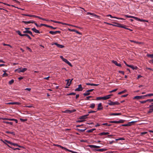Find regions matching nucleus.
I'll return each mask as SVG.
<instances>
[{
  "label": "nucleus",
  "mask_w": 153,
  "mask_h": 153,
  "mask_svg": "<svg viewBox=\"0 0 153 153\" xmlns=\"http://www.w3.org/2000/svg\"><path fill=\"white\" fill-rule=\"evenodd\" d=\"M11 149H13L14 150H19L20 149L18 148H11Z\"/></svg>",
  "instance_id": "59"
},
{
  "label": "nucleus",
  "mask_w": 153,
  "mask_h": 153,
  "mask_svg": "<svg viewBox=\"0 0 153 153\" xmlns=\"http://www.w3.org/2000/svg\"><path fill=\"white\" fill-rule=\"evenodd\" d=\"M83 89L81 84L79 85H78V87L75 89V91H82Z\"/></svg>",
  "instance_id": "5"
},
{
  "label": "nucleus",
  "mask_w": 153,
  "mask_h": 153,
  "mask_svg": "<svg viewBox=\"0 0 153 153\" xmlns=\"http://www.w3.org/2000/svg\"><path fill=\"white\" fill-rule=\"evenodd\" d=\"M28 33L30 34L33 37L34 36L33 35L32 33L30 31L28 30Z\"/></svg>",
  "instance_id": "40"
},
{
  "label": "nucleus",
  "mask_w": 153,
  "mask_h": 153,
  "mask_svg": "<svg viewBox=\"0 0 153 153\" xmlns=\"http://www.w3.org/2000/svg\"><path fill=\"white\" fill-rule=\"evenodd\" d=\"M113 95L112 94H110L106 96L103 97V100H105L109 99L110 98V97L112 96Z\"/></svg>",
  "instance_id": "13"
},
{
  "label": "nucleus",
  "mask_w": 153,
  "mask_h": 153,
  "mask_svg": "<svg viewBox=\"0 0 153 153\" xmlns=\"http://www.w3.org/2000/svg\"><path fill=\"white\" fill-rule=\"evenodd\" d=\"M130 41L131 42H134V43H136L137 44H140V42H136V41H134L133 40H130Z\"/></svg>",
  "instance_id": "38"
},
{
  "label": "nucleus",
  "mask_w": 153,
  "mask_h": 153,
  "mask_svg": "<svg viewBox=\"0 0 153 153\" xmlns=\"http://www.w3.org/2000/svg\"><path fill=\"white\" fill-rule=\"evenodd\" d=\"M31 30L34 32L37 33H40V32L39 30H36L35 28H33L31 29Z\"/></svg>",
  "instance_id": "19"
},
{
  "label": "nucleus",
  "mask_w": 153,
  "mask_h": 153,
  "mask_svg": "<svg viewBox=\"0 0 153 153\" xmlns=\"http://www.w3.org/2000/svg\"><path fill=\"white\" fill-rule=\"evenodd\" d=\"M23 35H24V36H26V37H27L30 39L31 40V38L27 34H24Z\"/></svg>",
  "instance_id": "34"
},
{
  "label": "nucleus",
  "mask_w": 153,
  "mask_h": 153,
  "mask_svg": "<svg viewBox=\"0 0 153 153\" xmlns=\"http://www.w3.org/2000/svg\"><path fill=\"white\" fill-rule=\"evenodd\" d=\"M147 56L149 57H150L151 58H153V54H148L147 55Z\"/></svg>",
  "instance_id": "48"
},
{
  "label": "nucleus",
  "mask_w": 153,
  "mask_h": 153,
  "mask_svg": "<svg viewBox=\"0 0 153 153\" xmlns=\"http://www.w3.org/2000/svg\"><path fill=\"white\" fill-rule=\"evenodd\" d=\"M95 106V104L94 103H92L91 104L90 107L92 108H94Z\"/></svg>",
  "instance_id": "29"
},
{
  "label": "nucleus",
  "mask_w": 153,
  "mask_h": 153,
  "mask_svg": "<svg viewBox=\"0 0 153 153\" xmlns=\"http://www.w3.org/2000/svg\"><path fill=\"white\" fill-rule=\"evenodd\" d=\"M35 17L38 18H39L40 19H42V20H45V19H44L42 18L39 16H35Z\"/></svg>",
  "instance_id": "42"
},
{
  "label": "nucleus",
  "mask_w": 153,
  "mask_h": 153,
  "mask_svg": "<svg viewBox=\"0 0 153 153\" xmlns=\"http://www.w3.org/2000/svg\"><path fill=\"white\" fill-rule=\"evenodd\" d=\"M118 72L119 73L122 74L123 75H124V72L123 71H118Z\"/></svg>",
  "instance_id": "57"
},
{
  "label": "nucleus",
  "mask_w": 153,
  "mask_h": 153,
  "mask_svg": "<svg viewBox=\"0 0 153 153\" xmlns=\"http://www.w3.org/2000/svg\"><path fill=\"white\" fill-rule=\"evenodd\" d=\"M125 139L123 138H119L118 139H116V141H118V140H124Z\"/></svg>",
  "instance_id": "58"
},
{
  "label": "nucleus",
  "mask_w": 153,
  "mask_h": 153,
  "mask_svg": "<svg viewBox=\"0 0 153 153\" xmlns=\"http://www.w3.org/2000/svg\"><path fill=\"white\" fill-rule=\"evenodd\" d=\"M7 104H9V105H14V102H9V103H7Z\"/></svg>",
  "instance_id": "60"
},
{
  "label": "nucleus",
  "mask_w": 153,
  "mask_h": 153,
  "mask_svg": "<svg viewBox=\"0 0 153 153\" xmlns=\"http://www.w3.org/2000/svg\"><path fill=\"white\" fill-rule=\"evenodd\" d=\"M86 129H80L77 128L76 129V130L79 131L81 132H84Z\"/></svg>",
  "instance_id": "31"
},
{
  "label": "nucleus",
  "mask_w": 153,
  "mask_h": 153,
  "mask_svg": "<svg viewBox=\"0 0 153 153\" xmlns=\"http://www.w3.org/2000/svg\"><path fill=\"white\" fill-rule=\"evenodd\" d=\"M21 70H22L21 69V68H19V69L16 70L15 71H18V72L20 73L21 72Z\"/></svg>",
  "instance_id": "45"
},
{
  "label": "nucleus",
  "mask_w": 153,
  "mask_h": 153,
  "mask_svg": "<svg viewBox=\"0 0 153 153\" xmlns=\"http://www.w3.org/2000/svg\"><path fill=\"white\" fill-rule=\"evenodd\" d=\"M90 93L89 92H88V90L86 91L85 93H84L83 94V95L85 96H87L89 95Z\"/></svg>",
  "instance_id": "23"
},
{
  "label": "nucleus",
  "mask_w": 153,
  "mask_h": 153,
  "mask_svg": "<svg viewBox=\"0 0 153 153\" xmlns=\"http://www.w3.org/2000/svg\"><path fill=\"white\" fill-rule=\"evenodd\" d=\"M109 134V133L108 132H102L101 133H99L98 134L100 135H108V134Z\"/></svg>",
  "instance_id": "20"
},
{
  "label": "nucleus",
  "mask_w": 153,
  "mask_h": 153,
  "mask_svg": "<svg viewBox=\"0 0 153 153\" xmlns=\"http://www.w3.org/2000/svg\"><path fill=\"white\" fill-rule=\"evenodd\" d=\"M42 26H45L47 27V25L45 24H41L40 25V27H41Z\"/></svg>",
  "instance_id": "55"
},
{
  "label": "nucleus",
  "mask_w": 153,
  "mask_h": 153,
  "mask_svg": "<svg viewBox=\"0 0 153 153\" xmlns=\"http://www.w3.org/2000/svg\"><path fill=\"white\" fill-rule=\"evenodd\" d=\"M73 80V79H72L70 81H69L70 80V79L66 80L65 81H66L67 82L66 85H68V86H70L71 83V82Z\"/></svg>",
  "instance_id": "9"
},
{
  "label": "nucleus",
  "mask_w": 153,
  "mask_h": 153,
  "mask_svg": "<svg viewBox=\"0 0 153 153\" xmlns=\"http://www.w3.org/2000/svg\"><path fill=\"white\" fill-rule=\"evenodd\" d=\"M13 1H15L16 2L17 4H20V2L19 1H17L16 0H12Z\"/></svg>",
  "instance_id": "61"
},
{
  "label": "nucleus",
  "mask_w": 153,
  "mask_h": 153,
  "mask_svg": "<svg viewBox=\"0 0 153 153\" xmlns=\"http://www.w3.org/2000/svg\"><path fill=\"white\" fill-rule=\"evenodd\" d=\"M6 133L7 134H12L13 135H15V133L14 132H10L9 131H6Z\"/></svg>",
  "instance_id": "27"
},
{
  "label": "nucleus",
  "mask_w": 153,
  "mask_h": 153,
  "mask_svg": "<svg viewBox=\"0 0 153 153\" xmlns=\"http://www.w3.org/2000/svg\"><path fill=\"white\" fill-rule=\"evenodd\" d=\"M22 22L26 24L30 23V21H23Z\"/></svg>",
  "instance_id": "46"
},
{
  "label": "nucleus",
  "mask_w": 153,
  "mask_h": 153,
  "mask_svg": "<svg viewBox=\"0 0 153 153\" xmlns=\"http://www.w3.org/2000/svg\"><path fill=\"white\" fill-rule=\"evenodd\" d=\"M147 133V132H142L140 133V134L141 135H144L146 134Z\"/></svg>",
  "instance_id": "53"
},
{
  "label": "nucleus",
  "mask_w": 153,
  "mask_h": 153,
  "mask_svg": "<svg viewBox=\"0 0 153 153\" xmlns=\"http://www.w3.org/2000/svg\"><path fill=\"white\" fill-rule=\"evenodd\" d=\"M145 97L144 96H136L134 97L133 99H137V100H139L142 98H143V97Z\"/></svg>",
  "instance_id": "11"
},
{
  "label": "nucleus",
  "mask_w": 153,
  "mask_h": 153,
  "mask_svg": "<svg viewBox=\"0 0 153 153\" xmlns=\"http://www.w3.org/2000/svg\"><path fill=\"white\" fill-rule=\"evenodd\" d=\"M64 62H65L68 65H69L71 67H72V65H71V63L68 60L65 59H64L63 60Z\"/></svg>",
  "instance_id": "12"
},
{
  "label": "nucleus",
  "mask_w": 153,
  "mask_h": 153,
  "mask_svg": "<svg viewBox=\"0 0 153 153\" xmlns=\"http://www.w3.org/2000/svg\"><path fill=\"white\" fill-rule=\"evenodd\" d=\"M110 102H108V104L110 105H119L120 103L117 101L115 102H113L111 101V100H109Z\"/></svg>",
  "instance_id": "1"
},
{
  "label": "nucleus",
  "mask_w": 153,
  "mask_h": 153,
  "mask_svg": "<svg viewBox=\"0 0 153 153\" xmlns=\"http://www.w3.org/2000/svg\"><path fill=\"white\" fill-rule=\"evenodd\" d=\"M121 113H113L110 114V115H121Z\"/></svg>",
  "instance_id": "24"
},
{
  "label": "nucleus",
  "mask_w": 153,
  "mask_h": 153,
  "mask_svg": "<svg viewBox=\"0 0 153 153\" xmlns=\"http://www.w3.org/2000/svg\"><path fill=\"white\" fill-rule=\"evenodd\" d=\"M117 90V88L114 89L113 90H112L109 91V93H112V92H115V91H116Z\"/></svg>",
  "instance_id": "49"
},
{
  "label": "nucleus",
  "mask_w": 153,
  "mask_h": 153,
  "mask_svg": "<svg viewBox=\"0 0 153 153\" xmlns=\"http://www.w3.org/2000/svg\"><path fill=\"white\" fill-rule=\"evenodd\" d=\"M108 25H112L113 26H117L119 27H121V28H125V27L124 25H123L120 24H118L117 23V25H113V24H109V23H108Z\"/></svg>",
  "instance_id": "4"
},
{
  "label": "nucleus",
  "mask_w": 153,
  "mask_h": 153,
  "mask_svg": "<svg viewBox=\"0 0 153 153\" xmlns=\"http://www.w3.org/2000/svg\"><path fill=\"white\" fill-rule=\"evenodd\" d=\"M125 16L128 18H133V16H128V15H125Z\"/></svg>",
  "instance_id": "50"
},
{
  "label": "nucleus",
  "mask_w": 153,
  "mask_h": 153,
  "mask_svg": "<svg viewBox=\"0 0 153 153\" xmlns=\"http://www.w3.org/2000/svg\"><path fill=\"white\" fill-rule=\"evenodd\" d=\"M112 62L113 63L115 64L116 66L120 67H121V64H118L116 61L113 60Z\"/></svg>",
  "instance_id": "14"
},
{
  "label": "nucleus",
  "mask_w": 153,
  "mask_h": 153,
  "mask_svg": "<svg viewBox=\"0 0 153 153\" xmlns=\"http://www.w3.org/2000/svg\"><path fill=\"white\" fill-rule=\"evenodd\" d=\"M0 119L2 120H8V118H1Z\"/></svg>",
  "instance_id": "51"
},
{
  "label": "nucleus",
  "mask_w": 153,
  "mask_h": 153,
  "mask_svg": "<svg viewBox=\"0 0 153 153\" xmlns=\"http://www.w3.org/2000/svg\"><path fill=\"white\" fill-rule=\"evenodd\" d=\"M125 120H120L119 121H110L109 122L110 123H124Z\"/></svg>",
  "instance_id": "2"
},
{
  "label": "nucleus",
  "mask_w": 153,
  "mask_h": 153,
  "mask_svg": "<svg viewBox=\"0 0 153 153\" xmlns=\"http://www.w3.org/2000/svg\"><path fill=\"white\" fill-rule=\"evenodd\" d=\"M127 66L131 68L133 70L137 69V66H134L133 65H128Z\"/></svg>",
  "instance_id": "15"
},
{
  "label": "nucleus",
  "mask_w": 153,
  "mask_h": 153,
  "mask_svg": "<svg viewBox=\"0 0 153 153\" xmlns=\"http://www.w3.org/2000/svg\"><path fill=\"white\" fill-rule=\"evenodd\" d=\"M103 108L102 106V103H101L98 104V108H97V110H101Z\"/></svg>",
  "instance_id": "17"
},
{
  "label": "nucleus",
  "mask_w": 153,
  "mask_h": 153,
  "mask_svg": "<svg viewBox=\"0 0 153 153\" xmlns=\"http://www.w3.org/2000/svg\"><path fill=\"white\" fill-rule=\"evenodd\" d=\"M89 146L91 148H98L100 147V146L94 145H89Z\"/></svg>",
  "instance_id": "22"
},
{
  "label": "nucleus",
  "mask_w": 153,
  "mask_h": 153,
  "mask_svg": "<svg viewBox=\"0 0 153 153\" xmlns=\"http://www.w3.org/2000/svg\"><path fill=\"white\" fill-rule=\"evenodd\" d=\"M107 149H94V151L95 152L99 151V152H104L106 151Z\"/></svg>",
  "instance_id": "10"
},
{
  "label": "nucleus",
  "mask_w": 153,
  "mask_h": 153,
  "mask_svg": "<svg viewBox=\"0 0 153 153\" xmlns=\"http://www.w3.org/2000/svg\"><path fill=\"white\" fill-rule=\"evenodd\" d=\"M56 45L58 47L60 48H63L65 47L64 45L58 44L56 42L54 43L53 44H52V45Z\"/></svg>",
  "instance_id": "7"
},
{
  "label": "nucleus",
  "mask_w": 153,
  "mask_h": 153,
  "mask_svg": "<svg viewBox=\"0 0 153 153\" xmlns=\"http://www.w3.org/2000/svg\"><path fill=\"white\" fill-rule=\"evenodd\" d=\"M51 22H53L55 23H57L61 24V23H62V22H61L57 21H54V20H51Z\"/></svg>",
  "instance_id": "32"
},
{
  "label": "nucleus",
  "mask_w": 153,
  "mask_h": 153,
  "mask_svg": "<svg viewBox=\"0 0 153 153\" xmlns=\"http://www.w3.org/2000/svg\"><path fill=\"white\" fill-rule=\"evenodd\" d=\"M3 123H6L7 124H10L11 125H12L13 124V123L12 122H9L7 121H3Z\"/></svg>",
  "instance_id": "28"
},
{
  "label": "nucleus",
  "mask_w": 153,
  "mask_h": 153,
  "mask_svg": "<svg viewBox=\"0 0 153 153\" xmlns=\"http://www.w3.org/2000/svg\"><path fill=\"white\" fill-rule=\"evenodd\" d=\"M60 148H62V149H64L66 151H68V152H72V153H77L76 152H74V151H72V150H70L67 149L66 148H65L63 146H60Z\"/></svg>",
  "instance_id": "6"
},
{
  "label": "nucleus",
  "mask_w": 153,
  "mask_h": 153,
  "mask_svg": "<svg viewBox=\"0 0 153 153\" xmlns=\"http://www.w3.org/2000/svg\"><path fill=\"white\" fill-rule=\"evenodd\" d=\"M76 111V110L73 109L72 110H66L64 111H62V112L64 113H71L74 112Z\"/></svg>",
  "instance_id": "3"
},
{
  "label": "nucleus",
  "mask_w": 153,
  "mask_h": 153,
  "mask_svg": "<svg viewBox=\"0 0 153 153\" xmlns=\"http://www.w3.org/2000/svg\"><path fill=\"white\" fill-rule=\"evenodd\" d=\"M14 104H16L18 105H19L20 104V103L19 102H14Z\"/></svg>",
  "instance_id": "64"
},
{
  "label": "nucleus",
  "mask_w": 153,
  "mask_h": 153,
  "mask_svg": "<svg viewBox=\"0 0 153 153\" xmlns=\"http://www.w3.org/2000/svg\"><path fill=\"white\" fill-rule=\"evenodd\" d=\"M126 91H127L126 90H125L121 92H120L119 93H118V94H119V95L121 94H123V93L126 92Z\"/></svg>",
  "instance_id": "30"
},
{
  "label": "nucleus",
  "mask_w": 153,
  "mask_h": 153,
  "mask_svg": "<svg viewBox=\"0 0 153 153\" xmlns=\"http://www.w3.org/2000/svg\"><path fill=\"white\" fill-rule=\"evenodd\" d=\"M3 45L4 46H9L10 48H12V47L11 45H9V44H6L5 43H3Z\"/></svg>",
  "instance_id": "41"
},
{
  "label": "nucleus",
  "mask_w": 153,
  "mask_h": 153,
  "mask_svg": "<svg viewBox=\"0 0 153 153\" xmlns=\"http://www.w3.org/2000/svg\"><path fill=\"white\" fill-rule=\"evenodd\" d=\"M92 132L93 131H92V129H91L89 130H88L87 131V132H88V133H91V132Z\"/></svg>",
  "instance_id": "62"
},
{
  "label": "nucleus",
  "mask_w": 153,
  "mask_h": 153,
  "mask_svg": "<svg viewBox=\"0 0 153 153\" xmlns=\"http://www.w3.org/2000/svg\"><path fill=\"white\" fill-rule=\"evenodd\" d=\"M107 16H110V17H111V18H116V19H122V20H123L124 19L123 18H118V17H116L112 16L110 14H109V15H107Z\"/></svg>",
  "instance_id": "18"
},
{
  "label": "nucleus",
  "mask_w": 153,
  "mask_h": 153,
  "mask_svg": "<svg viewBox=\"0 0 153 153\" xmlns=\"http://www.w3.org/2000/svg\"><path fill=\"white\" fill-rule=\"evenodd\" d=\"M27 70V69L26 68H23L22 69L21 71V72H24L26 71Z\"/></svg>",
  "instance_id": "39"
},
{
  "label": "nucleus",
  "mask_w": 153,
  "mask_h": 153,
  "mask_svg": "<svg viewBox=\"0 0 153 153\" xmlns=\"http://www.w3.org/2000/svg\"><path fill=\"white\" fill-rule=\"evenodd\" d=\"M92 96H88L86 97V98L85 99V100H89V98L92 97Z\"/></svg>",
  "instance_id": "54"
},
{
  "label": "nucleus",
  "mask_w": 153,
  "mask_h": 153,
  "mask_svg": "<svg viewBox=\"0 0 153 153\" xmlns=\"http://www.w3.org/2000/svg\"><path fill=\"white\" fill-rule=\"evenodd\" d=\"M76 94L74 93H71L67 94V95H75Z\"/></svg>",
  "instance_id": "47"
},
{
  "label": "nucleus",
  "mask_w": 153,
  "mask_h": 153,
  "mask_svg": "<svg viewBox=\"0 0 153 153\" xmlns=\"http://www.w3.org/2000/svg\"><path fill=\"white\" fill-rule=\"evenodd\" d=\"M47 27H50V28H51L52 29H56L57 28L56 27H53L52 26L48 25H47Z\"/></svg>",
  "instance_id": "43"
},
{
  "label": "nucleus",
  "mask_w": 153,
  "mask_h": 153,
  "mask_svg": "<svg viewBox=\"0 0 153 153\" xmlns=\"http://www.w3.org/2000/svg\"><path fill=\"white\" fill-rule=\"evenodd\" d=\"M89 115V114L85 115L79 117V119H84L87 118V117Z\"/></svg>",
  "instance_id": "16"
},
{
  "label": "nucleus",
  "mask_w": 153,
  "mask_h": 153,
  "mask_svg": "<svg viewBox=\"0 0 153 153\" xmlns=\"http://www.w3.org/2000/svg\"><path fill=\"white\" fill-rule=\"evenodd\" d=\"M3 76H8L7 74L6 73H4L3 75Z\"/></svg>",
  "instance_id": "52"
},
{
  "label": "nucleus",
  "mask_w": 153,
  "mask_h": 153,
  "mask_svg": "<svg viewBox=\"0 0 153 153\" xmlns=\"http://www.w3.org/2000/svg\"><path fill=\"white\" fill-rule=\"evenodd\" d=\"M14 82V80L12 79L11 80L9 81V84L10 85H11Z\"/></svg>",
  "instance_id": "36"
},
{
  "label": "nucleus",
  "mask_w": 153,
  "mask_h": 153,
  "mask_svg": "<svg viewBox=\"0 0 153 153\" xmlns=\"http://www.w3.org/2000/svg\"><path fill=\"white\" fill-rule=\"evenodd\" d=\"M96 112V111H90L88 112V113L89 114H90L91 113H95Z\"/></svg>",
  "instance_id": "56"
},
{
  "label": "nucleus",
  "mask_w": 153,
  "mask_h": 153,
  "mask_svg": "<svg viewBox=\"0 0 153 153\" xmlns=\"http://www.w3.org/2000/svg\"><path fill=\"white\" fill-rule=\"evenodd\" d=\"M75 32H76V33H77L78 34H81V33L79 32L78 31L76 30H75Z\"/></svg>",
  "instance_id": "63"
},
{
  "label": "nucleus",
  "mask_w": 153,
  "mask_h": 153,
  "mask_svg": "<svg viewBox=\"0 0 153 153\" xmlns=\"http://www.w3.org/2000/svg\"><path fill=\"white\" fill-rule=\"evenodd\" d=\"M153 96V94H148L144 95V97H147L148 96Z\"/></svg>",
  "instance_id": "44"
},
{
  "label": "nucleus",
  "mask_w": 153,
  "mask_h": 153,
  "mask_svg": "<svg viewBox=\"0 0 153 153\" xmlns=\"http://www.w3.org/2000/svg\"><path fill=\"white\" fill-rule=\"evenodd\" d=\"M87 14H90L91 15L93 16H95L97 18L99 17V16H98L97 15H96L94 13L88 12V13H87Z\"/></svg>",
  "instance_id": "21"
},
{
  "label": "nucleus",
  "mask_w": 153,
  "mask_h": 153,
  "mask_svg": "<svg viewBox=\"0 0 153 153\" xmlns=\"http://www.w3.org/2000/svg\"><path fill=\"white\" fill-rule=\"evenodd\" d=\"M153 112V107L151 108L147 112V114H149L150 113H152Z\"/></svg>",
  "instance_id": "25"
},
{
  "label": "nucleus",
  "mask_w": 153,
  "mask_h": 153,
  "mask_svg": "<svg viewBox=\"0 0 153 153\" xmlns=\"http://www.w3.org/2000/svg\"><path fill=\"white\" fill-rule=\"evenodd\" d=\"M13 145L14 146H18L19 147H20V148L22 147V146H19L18 144H17L16 143H13Z\"/></svg>",
  "instance_id": "35"
},
{
  "label": "nucleus",
  "mask_w": 153,
  "mask_h": 153,
  "mask_svg": "<svg viewBox=\"0 0 153 153\" xmlns=\"http://www.w3.org/2000/svg\"><path fill=\"white\" fill-rule=\"evenodd\" d=\"M103 100V97H97L96 98L97 100Z\"/></svg>",
  "instance_id": "37"
},
{
  "label": "nucleus",
  "mask_w": 153,
  "mask_h": 153,
  "mask_svg": "<svg viewBox=\"0 0 153 153\" xmlns=\"http://www.w3.org/2000/svg\"><path fill=\"white\" fill-rule=\"evenodd\" d=\"M16 32L18 34V35H19V36H24V35H23L24 34H22L21 33V32L19 30H18L16 31Z\"/></svg>",
  "instance_id": "26"
},
{
  "label": "nucleus",
  "mask_w": 153,
  "mask_h": 153,
  "mask_svg": "<svg viewBox=\"0 0 153 153\" xmlns=\"http://www.w3.org/2000/svg\"><path fill=\"white\" fill-rule=\"evenodd\" d=\"M49 33H50L52 35H54L56 34L57 33H61V31H49Z\"/></svg>",
  "instance_id": "8"
},
{
  "label": "nucleus",
  "mask_w": 153,
  "mask_h": 153,
  "mask_svg": "<svg viewBox=\"0 0 153 153\" xmlns=\"http://www.w3.org/2000/svg\"><path fill=\"white\" fill-rule=\"evenodd\" d=\"M131 125V124H129V123H128L127 124H123L122 125V126H130Z\"/></svg>",
  "instance_id": "33"
}]
</instances>
